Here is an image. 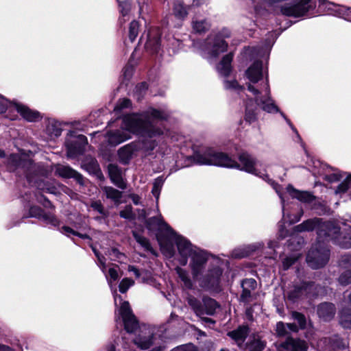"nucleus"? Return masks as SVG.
I'll return each mask as SVG.
<instances>
[{"label":"nucleus","mask_w":351,"mask_h":351,"mask_svg":"<svg viewBox=\"0 0 351 351\" xmlns=\"http://www.w3.org/2000/svg\"><path fill=\"white\" fill-rule=\"evenodd\" d=\"M176 245L179 253L183 257L191 256L194 252L191 243L183 237H178L176 238Z\"/></svg>","instance_id":"21"},{"label":"nucleus","mask_w":351,"mask_h":351,"mask_svg":"<svg viewBox=\"0 0 351 351\" xmlns=\"http://www.w3.org/2000/svg\"><path fill=\"white\" fill-rule=\"evenodd\" d=\"M342 178V176L339 173H333L330 175H326L325 179L330 182L339 181Z\"/></svg>","instance_id":"55"},{"label":"nucleus","mask_w":351,"mask_h":351,"mask_svg":"<svg viewBox=\"0 0 351 351\" xmlns=\"http://www.w3.org/2000/svg\"><path fill=\"white\" fill-rule=\"evenodd\" d=\"M164 179L162 177L157 178L153 183V189L152 193L158 199L159 197L160 189L163 185Z\"/></svg>","instance_id":"42"},{"label":"nucleus","mask_w":351,"mask_h":351,"mask_svg":"<svg viewBox=\"0 0 351 351\" xmlns=\"http://www.w3.org/2000/svg\"><path fill=\"white\" fill-rule=\"evenodd\" d=\"M317 230L318 240L329 237L338 245L345 248L351 247V230L346 235L340 232V228L332 221H322L321 219H308L295 227L298 232Z\"/></svg>","instance_id":"3"},{"label":"nucleus","mask_w":351,"mask_h":351,"mask_svg":"<svg viewBox=\"0 0 351 351\" xmlns=\"http://www.w3.org/2000/svg\"><path fill=\"white\" fill-rule=\"evenodd\" d=\"M44 210L37 206L30 207L29 210V216L31 217H35L37 219H41V216L43 215Z\"/></svg>","instance_id":"45"},{"label":"nucleus","mask_w":351,"mask_h":351,"mask_svg":"<svg viewBox=\"0 0 351 351\" xmlns=\"http://www.w3.org/2000/svg\"><path fill=\"white\" fill-rule=\"evenodd\" d=\"M307 343L299 339L287 338L280 344L278 351H307Z\"/></svg>","instance_id":"13"},{"label":"nucleus","mask_w":351,"mask_h":351,"mask_svg":"<svg viewBox=\"0 0 351 351\" xmlns=\"http://www.w3.org/2000/svg\"><path fill=\"white\" fill-rule=\"evenodd\" d=\"M296 261V258H294V257H287L286 258L284 259L283 262H282V265H283V268L284 269H288L289 267L292 265L295 261Z\"/></svg>","instance_id":"56"},{"label":"nucleus","mask_w":351,"mask_h":351,"mask_svg":"<svg viewBox=\"0 0 351 351\" xmlns=\"http://www.w3.org/2000/svg\"><path fill=\"white\" fill-rule=\"evenodd\" d=\"M232 53H230L223 56L222 60L218 64L217 69L221 75L226 77L230 75L232 70L231 62L232 60Z\"/></svg>","instance_id":"22"},{"label":"nucleus","mask_w":351,"mask_h":351,"mask_svg":"<svg viewBox=\"0 0 351 351\" xmlns=\"http://www.w3.org/2000/svg\"><path fill=\"white\" fill-rule=\"evenodd\" d=\"M7 167L10 171H15L21 169L25 174L29 182H32V175L35 173L37 167L33 160L26 156H21L17 154H10L7 158Z\"/></svg>","instance_id":"6"},{"label":"nucleus","mask_w":351,"mask_h":351,"mask_svg":"<svg viewBox=\"0 0 351 351\" xmlns=\"http://www.w3.org/2000/svg\"><path fill=\"white\" fill-rule=\"evenodd\" d=\"M82 167L88 173L93 174L100 168L97 160L91 156H86L82 162Z\"/></svg>","instance_id":"29"},{"label":"nucleus","mask_w":351,"mask_h":351,"mask_svg":"<svg viewBox=\"0 0 351 351\" xmlns=\"http://www.w3.org/2000/svg\"><path fill=\"white\" fill-rule=\"evenodd\" d=\"M249 83H246L247 89L255 97L256 104L250 101L246 105L245 121L252 123L257 119V105L261 106L264 111L269 113L280 112L277 106L270 97V88L267 79L261 89H258L254 84L258 83L263 77V63L256 60L247 68L245 73Z\"/></svg>","instance_id":"1"},{"label":"nucleus","mask_w":351,"mask_h":351,"mask_svg":"<svg viewBox=\"0 0 351 351\" xmlns=\"http://www.w3.org/2000/svg\"><path fill=\"white\" fill-rule=\"evenodd\" d=\"M119 215L121 217L127 219H132L134 217V215L132 212V207L130 205H128L125 207V208L120 211Z\"/></svg>","instance_id":"46"},{"label":"nucleus","mask_w":351,"mask_h":351,"mask_svg":"<svg viewBox=\"0 0 351 351\" xmlns=\"http://www.w3.org/2000/svg\"><path fill=\"white\" fill-rule=\"evenodd\" d=\"M317 313L319 318L324 321H330L335 315L336 308L332 303L324 302L317 306Z\"/></svg>","instance_id":"20"},{"label":"nucleus","mask_w":351,"mask_h":351,"mask_svg":"<svg viewBox=\"0 0 351 351\" xmlns=\"http://www.w3.org/2000/svg\"><path fill=\"white\" fill-rule=\"evenodd\" d=\"M160 39L158 36L149 38L145 44V47L147 50L152 52L157 53L160 49Z\"/></svg>","instance_id":"36"},{"label":"nucleus","mask_w":351,"mask_h":351,"mask_svg":"<svg viewBox=\"0 0 351 351\" xmlns=\"http://www.w3.org/2000/svg\"><path fill=\"white\" fill-rule=\"evenodd\" d=\"M169 117L165 111L149 108L140 114H133L123 118V128L128 132L143 136L152 138L162 134V130L156 126L158 121Z\"/></svg>","instance_id":"2"},{"label":"nucleus","mask_w":351,"mask_h":351,"mask_svg":"<svg viewBox=\"0 0 351 351\" xmlns=\"http://www.w3.org/2000/svg\"><path fill=\"white\" fill-rule=\"evenodd\" d=\"M109 275L113 280H117L119 278V274L114 268H110L108 271Z\"/></svg>","instance_id":"63"},{"label":"nucleus","mask_w":351,"mask_h":351,"mask_svg":"<svg viewBox=\"0 0 351 351\" xmlns=\"http://www.w3.org/2000/svg\"><path fill=\"white\" fill-rule=\"evenodd\" d=\"M147 229L152 232H158L160 234L165 233L168 236H174L176 232L163 220L161 215L148 218L145 221Z\"/></svg>","instance_id":"10"},{"label":"nucleus","mask_w":351,"mask_h":351,"mask_svg":"<svg viewBox=\"0 0 351 351\" xmlns=\"http://www.w3.org/2000/svg\"><path fill=\"white\" fill-rule=\"evenodd\" d=\"M121 7V12L123 16H125L130 11V5L127 1H122L119 4Z\"/></svg>","instance_id":"58"},{"label":"nucleus","mask_w":351,"mask_h":351,"mask_svg":"<svg viewBox=\"0 0 351 351\" xmlns=\"http://www.w3.org/2000/svg\"><path fill=\"white\" fill-rule=\"evenodd\" d=\"M186 301L189 305L193 309L195 314L198 316L204 314V310L202 306L201 302L193 295H188L186 298Z\"/></svg>","instance_id":"33"},{"label":"nucleus","mask_w":351,"mask_h":351,"mask_svg":"<svg viewBox=\"0 0 351 351\" xmlns=\"http://www.w3.org/2000/svg\"><path fill=\"white\" fill-rule=\"evenodd\" d=\"M191 256L192 274L194 278H197L202 274L208 259L206 256L202 252H195Z\"/></svg>","instance_id":"15"},{"label":"nucleus","mask_w":351,"mask_h":351,"mask_svg":"<svg viewBox=\"0 0 351 351\" xmlns=\"http://www.w3.org/2000/svg\"><path fill=\"white\" fill-rule=\"evenodd\" d=\"M340 10L343 12L342 15H341V17L347 20H351V8L341 7Z\"/></svg>","instance_id":"57"},{"label":"nucleus","mask_w":351,"mask_h":351,"mask_svg":"<svg viewBox=\"0 0 351 351\" xmlns=\"http://www.w3.org/2000/svg\"><path fill=\"white\" fill-rule=\"evenodd\" d=\"M134 281L130 278H123L119 285V291L122 293H125L128 289L134 285Z\"/></svg>","instance_id":"43"},{"label":"nucleus","mask_w":351,"mask_h":351,"mask_svg":"<svg viewBox=\"0 0 351 351\" xmlns=\"http://www.w3.org/2000/svg\"><path fill=\"white\" fill-rule=\"evenodd\" d=\"M263 245L261 243H256L245 246L243 249V257L245 256H250L254 252L263 248Z\"/></svg>","instance_id":"39"},{"label":"nucleus","mask_w":351,"mask_h":351,"mask_svg":"<svg viewBox=\"0 0 351 351\" xmlns=\"http://www.w3.org/2000/svg\"><path fill=\"white\" fill-rule=\"evenodd\" d=\"M153 339L154 331L145 324H142L132 342L141 350H147L153 345Z\"/></svg>","instance_id":"9"},{"label":"nucleus","mask_w":351,"mask_h":351,"mask_svg":"<svg viewBox=\"0 0 351 351\" xmlns=\"http://www.w3.org/2000/svg\"><path fill=\"white\" fill-rule=\"evenodd\" d=\"M108 174L112 182L121 189H125L127 184L121 176V169L115 164L108 165Z\"/></svg>","instance_id":"18"},{"label":"nucleus","mask_w":351,"mask_h":351,"mask_svg":"<svg viewBox=\"0 0 351 351\" xmlns=\"http://www.w3.org/2000/svg\"><path fill=\"white\" fill-rule=\"evenodd\" d=\"M225 86L227 89L237 90L240 88L239 82L237 80H226Z\"/></svg>","instance_id":"54"},{"label":"nucleus","mask_w":351,"mask_h":351,"mask_svg":"<svg viewBox=\"0 0 351 351\" xmlns=\"http://www.w3.org/2000/svg\"><path fill=\"white\" fill-rule=\"evenodd\" d=\"M173 12L176 16L181 19L187 15V12L182 4H176L173 8Z\"/></svg>","instance_id":"47"},{"label":"nucleus","mask_w":351,"mask_h":351,"mask_svg":"<svg viewBox=\"0 0 351 351\" xmlns=\"http://www.w3.org/2000/svg\"><path fill=\"white\" fill-rule=\"evenodd\" d=\"M210 25L206 20L195 21L193 22V29L198 34H202L209 29Z\"/></svg>","instance_id":"37"},{"label":"nucleus","mask_w":351,"mask_h":351,"mask_svg":"<svg viewBox=\"0 0 351 351\" xmlns=\"http://www.w3.org/2000/svg\"><path fill=\"white\" fill-rule=\"evenodd\" d=\"M265 343L261 341L258 335L250 336L245 345V351H263Z\"/></svg>","instance_id":"23"},{"label":"nucleus","mask_w":351,"mask_h":351,"mask_svg":"<svg viewBox=\"0 0 351 351\" xmlns=\"http://www.w3.org/2000/svg\"><path fill=\"white\" fill-rule=\"evenodd\" d=\"M132 233L136 242L138 243L143 247H144L145 250L149 251L152 254L157 256V253L152 248L149 241L146 237L135 230H133Z\"/></svg>","instance_id":"28"},{"label":"nucleus","mask_w":351,"mask_h":351,"mask_svg":"<svg viewBox=\"0 0 351 351\" xmlns=\"http://www.w3.org/2000/svg\"><path fill=\"white\" fill-rule=\"evenodd\" d=\"M90 207L95 211H97L102 215L103 217L106 218L108 217L109 213L106 210L101 202L98 201H93L90 204Z\"/></svg>","instance_id":"40"},{"label":"nucleus","mask_w":351,"mask_h":351,"mask_svg":"<svg viewBox=\"0 0 351 351\" xmlns=\"http://www.w3.org/2000/svg\"><path fill=\"white\" fill-rule=\"evenodd\" d=\"M171 351H199L197 347L194 345L190 343L186 345H182L180 346H178Z\"/></svg>","instance_id":"52"},{"label":"nucleus","mask_w":351,"mask_h":351,"mask_svg":"<svg viewBox=\"0 0 351 351\" xmlns=\"http://www.w3.org/2000/svg\"><path fill=\"white\" fill-rule=\"evenodd\" d=\"M102 191L105 193L106 197L114 201L116 204H119L122 197V192L112 187L105 186L102 187Z\"/></svg>","instance_id":"30"},{"label":"nucleus","mask_w":351,"mask_h":351,"mask_svg":"<svg viewBox=\"0 0 351 351\" xmlns=\"http://www.w3.org/2000/svg\"><path fill=\"white\" fill-rule=\"evenodd\" d=\"M16 110L28 121H35L40 117L38 112L33 111L25 106L16 105Z\"/></svg>","instance_id":"26"},{"label":"nucleus","mask_w":351,"mask_h":351,"mask_svg":"<svg viewBox=\"0 0 351 351\" xmlns=\"http://www.w3.org/2000/svg\"><path fill=\"white\" fill-rule=\"evenodd\" d=\"M40 219H43L44 221L51 223L53 226H57L59 223L58 220L51 213H46L45 211L43 212V215L41 216Z\"/></svg>","instance_id":"49"},{"label":"nucleus","mask_w":351,"mask_h":351,"mask_svg":"<svg viewBox=\"0 0 351 351\" xmlns=\"http://www.w3.org/2000/svg\"><path fill=\"white\" fill-rule=\"evenodd\" d=\"M228 44L222 39L217 40L213 47L210 51V55L213 57H217L221 53H223L227 50Z\"/></svg>","instance_id":"32"},{"label":"nucleus","mask_w":351,"mask_h":351,"mask_svg":"<svg viewBox=\"0 0 351 351\" xmlns=\"http://www.w3.org/2000/svg\"><path fill=\"white\" fill-rule=\"evenodd\" d=\"M244 285H249L252 289H254L256 287V281L252 278L245 279L243 280V287Z\"/></svg>","instance_id":"61"},{"label":"nucleus","mask_w":351,"mask_h":351,"mask_svg":"<svg viewBox=\"0 0 351 351\" xmlns=\"http://www.w3.org/2000/svg\"><path fill=\"white\" fill-rule=\"evenodd\" d=\"M223 270L218 266L208 269L206 274L200 280V287L208 290L220 291V282Z\"/></svg>","instance_id":"8"},{"label":"nucleus","mask_w":351,"mask_h":351,"mask_svg":"<svg viewBox=\"0 0 351 351\" xmlns=\"http://www.w3.org/2000/svg\"><path fill=\"white\" fill-rule=\"evenodd\" d=\"M122 319L124 324V328L127 332L134 333L137 330H140L141 325L139 324L138 321L134 314Z\"/></svg>","instance_id":"25"},{"label":"nucleus","mask_w":351,"mask_h":351,"mask_svg":"<svg viewBox=\"0 0 351 351\" xmlns=\"http://www.w3.org/2000/svg\"><path fill=\"white\" fill-rule=\"evenodd\" d=\"M176 271L179 278L184 282V286L188 289H191L193 284L191 279L188 276L186 271L180 267H178Z\"/></svg>","instance_id":"38"},{"label":"nucleus","mask_w":351,"mask_h":351,"mask_svg":"<svg viewBox=\"0 0 351 351\" xmlns=\"http://www.w3.org/2000/svg\"><path fill=\"white\" fill-rule=\"evenodd\" d=\"M56 173L64 178H74L79 184L84 185L82 175L69 166L58 165L56 167Z\"/></svg>","instance_id":"16"},{"label":"nucleus","mask_w":351,"mask_h":351,"mask_svg":"<svg viewBox=\"0 0 351 351\" xmlns=\"http://www.w3.org/2000/svg\"><path fill=\"white\" fill-rule=\"evenodd\" d=\"M339 323L345 328H351V308L341 309L339 312Z\"/></svg>","instance_id":"31"},{"label":"nucleus","mask_w":351,"mask_h":351,"mask_svg":"<svg viewBox=\"0 0 351 351\" xmlns=\"http://www.w3.org/2000/svg\"><path fill=\"white\" fill-rule=\"evenodd\" d=\"M139 149L140 145L136 142H132L121 147L117 151L119 162L123 165L128 164L132 158L134 153Z\"/></svg>","instance_id":"11"},{"label":"nucleus","mask_w":351,"mask_h":351,"mask_svg":"<svg viewBox=\"0 0 351 351\" xmlns=\"http://www.w3.org/2000/svg\"><path fill=\"white\" fill-rule=\"evenodd\" d=\"M287 192L293 198H296L303 202H311L313 200V196L306 191H300L295 189L291 185L287 187Z\"/></svg>","instance_id":"24"},{"label":"nucleus","mask_w":351,"mask_h":351,"mask_svg":"<svg viewBox=\"0 0 351 351\" xmlns=\"http://www.w3.org/2000/svg\"><path fill=\"white\" fill-rule=\"evenodd\" d=\"M62 230L64 231V232L66 233H71L74 235H77V236H80L81 237H84L81 234L75 232V230H73L72 228H71L69 226H63L62 228Z\"/></svg>","instance_id":"64"},{"label":"nucleus","mask_w":351,"mask_h":351,"mask_svg":"<svg viewBox=\"0 0 351 351\" xmlns=\"http://www.w3.org/2000/svg\"><path fill=\"white\" fill-rule=\"evenodd\" d=\"M203 302L206 313L209 315H214L216 308L219 307L217 302L214 299L210 298H204Z\"/></svg>","instance_id":"35"},{"label":"nucleus","mask_w":351,"mask_h":351,"mask_svg":"<svg viewBox=\"0 0 351 351\" xmlns=\"http://www.w3.org/2000/svg\"><path fill=\"white\" fill-rule=\"evenodd\" d=\"M43 197V202H42L41 200H38V202H40L44 207L53 209L54 206L52 204V203L45 197Z\"/></svg>","instance_id":"62"},{"label":"nucleus","mask_w":351,"mask_h":351,"mask_svg":"<svg viewBox=\"0 0 351 351\" xmlns=\"http://www.w3.org/2000/svg\"><path fill=\"white\" fill-rule=\"evenodd\" d=\"M108 141L111 145L116 146L131 138L127 131L123 130H111L107 132Z\"/></svg>","instance_id":"19"},{"label":"nucleus","mask_w":351,"mask_h":351,"mask_svg":"<svg viewBox=\"0 0 351 351\" xmlns=\"http://www.w3.org/2000/svg\"><path fill=\"white\" fill-rule=\"evenodd\" d=\"M243 53L245 58H249L250 59H256L263 56V50L259 47H248L245 48Z\"/></svg>","instance_id":"34"},{"label":"nucleus","mask_w":351,"mask_h":351,"mask_svg":"<svg viewBox=\"0 0 351 351\" xmlns=\"http://www.w3.org/2000/svg\"><path fill=\"white\" fill-rule=\"evenodd\" d=\"M131 105V101L129 99H123L119 101L117 108L119 109H123L125 108H128Z\"/></svg>","instance_id":"60"},{"label":"nucleus","mask_w":351,"mask_h":351,"mask_svg":"<svg viewBox=\"0 0 351 351\" xmlns=\"http://www.w3.org/2000/svg\"><path fill=\"white\" fill-rule=\"evenodd\" d=\"M351 182V176H348L343 182H341L337 187V193H344L346 192Z\"/></svg>","instance_id":"50"},{"label":"nucleus","mask_w":351,"mask_h":351,"mask_svg":"<svg viewBox=\"0 0 351 351\" xmlns=\"http://www.w3.org/2000/svg\"><path fill=\"white\" fill-rule=\"evenodd\" d=\"M8 106V101L3 97L0 95V113L5 112Z\"/></svg>","instance_id":"59"},{"label":"nucleus","mask_w":351,"mask_h":351,"mask_svg":"<svg viewBox=\"0 0 351 351\" xmlns=\"http://www.w3.org/2000/svg\"><path fill=\"white\" fill-rule=\"evenodd\" d=\"M139 24L136 21H132L129 27V38L133 42L138 34Z\"/></svg>","instance_id":"41"},{"label":"nucleus","mask_w":351,"mask_h":351,"mask_svg":"<svg viewBox=\"0 0 351 351\" xmlns=\"http://www.w3.org/2000/svg\"><path fill=\"white\" fill-rule=\"evenodd\" d=\"M293 317L295 321H297L301 328H304L306 325V318L302 314L294 312L293 313Z\"/></svg>","instance_id":"53"},{"label":"nucleus","mask_w":351,"mask_h":351,"mask_svg":"<svg viewBox=\"0 0 351 351\" xmlns=\"http://www.w3.org/2000/svg\"><path fill=\"white\" fill-rule=\"evenodd\" d=\"M194 160L199 165H217L226 167H239V165L227 154L208 149L203 154L194 155Z\"/></svg>","instance_id":"4"},{"label":"nucleus","mask_w":351,"mask_h":351,"mask_svg":"<svg viewBox=\"0 0 351 351\" xmlns=\"http://www.w3.org/2000/svg\"><path fill=\"white\" fill-rule=\"evenodd\" d=\"M315 288V287L313 283L303 282L300 286H295L293 289L290 291L288 294V298L294 301L300 298L304 295H315L316 294V293L313 291Z\"/></svg>","instance_id":"14"},{"label":"nucleus","mask_w":351,"mask_h":351,"mask_svg":"<svg viewBox=\"0 0 351 351\" xmlns=\"http://www.w3.org/2000/svg\"><path fill=\"white\" fill-rule=\"evenodd\" d=\"M120 314L122 318L133 315L128 302L125 301L121 304Z\"/></svg>","instance_id":"48"},{"label":"nucleus","mask_w":351,"mask_h":351,"mask_svg":"<svg viewBox=\"0 0 351 351\" xmlns=\"http://www.w3.org/2000/svg\"><path fill=\"white\" fill-rule=\"evenodd\" d=\"M330 258V250L324 241L318 240L315 243L306 256V262L313 269H319L324 267Z\"/></svg>","instance_id":"5"},{"label":"nucleus","mask_w":351,"mask_h":351,"mask_svg":"<svg viewBox=\"0 0 351 351\" xmlns=\"http://www.w3.org/2000/svg\"><path fill=\"white\" fill-rule=\"evenodd\" d=\"M276 333L280 337H284L287 335V328L283 322H278L276 328Z\"/></svg>","instance_id":"51"},{"label":"nucleus","mask_w":351,"mask_h":351,"mask_svg":"<svg viewBox=\"0 0 351 351\" xmlns=\"http://www.w3.org/2000/svg\"><path fill=\"white\" fill-rule=\"evenodd\" d=\"M228 335L234 339L237 345L240 347L241 346V326H239L237 330H232L228 333Z\"/></svg>","instance_id":"44"},{"label":"nucleus","mask_w":351,"mask_h":351,"mask_svg":"<svg viewBox=\"0 0 351 351\" xmlns=\"http://www.w3.org/2000/svg\"><path fill=\"white\" fill-rule=\"evenodd\" d=\"M87 143V138L84 135H78L75 141L67 145V156L75 158L77 155L82 154Z\"/></svg>","instance_id":"12"},{"label":"nucleus","mask_w":351,"mask_h":351,"mask_svg":"<svg viewBox=\"0 0 351 351\" xmlns=\"http://www.w3.org/2000/svg\"><path fill=\"white\" fill-rule=\"evenodd\" d=\"M257 162L255 158L250 154L247 153L243 152V170L245 171L252 174L258 176L263 178V180L268 182L275 189L276 192L278 194L281 202L282 204V208L285 207V199L282 197V194L280 192V186L276 184L275 182L272 181L269 178L268 176L266 174L260 175L256 169Z\"/></svg>","instance_id":"7"},{"label":"nucleus","mask_w":351,"mask_h":351,"mask_svg":"<svg viewBox=\"0 0 351 351\" xmlns=\"http://www.w3.org/2000/svg\"><path fill=\"white\" fill-rule=\"evenodd\" d=\"M328 343L332 349L345 350L349 347V341L337 335L329 337Z\"/></svg>","instance_id":"27"},{"label":"nucleus","mask_w":351,"mask_h":351,"mask_svg":"<svg viewBox=\"0 0 351 351\" xmlns=\"http://www.w3.org/2000/svg\"><path fill=\"white\" fill-rule=\"evenodd\" d=\"M339 266L346 269L339 278V282L342 285L351 283V256L346 254L341 256Z\"/></svg>","instance_id":"17"}]
</instances>
